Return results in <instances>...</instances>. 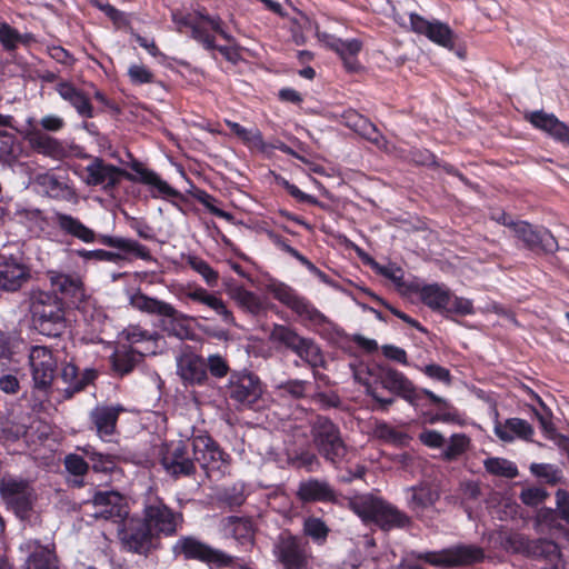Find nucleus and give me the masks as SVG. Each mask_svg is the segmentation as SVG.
<instances>
[{
    "label": "nucleus",
    "instance_id": "f257e3e1",
    "mask_svg": "<svg viewBox=\"0 0 569 569\" xmlns=\"http://www.w3.org/2000/svg\"><path fill=\"white\" fill-rule=\"evenodd\" d=\"M193 458L183 441L166 446L161 457L163 469L173 478L190 477L196 472L197 461L208 477L212 472H222L229 463V455L208 435H194L190 439Z\"/></svg>",
    "mask_w": 569,
    "mask_h": 569
},
{
    "label": "nucleus",
    "instance_id": "f03ea898",
    "mask_svg": "<svg viewBox=\"0 0 569 569\" xmlns=\"http://www.w3.org/2000/svg\"><path fill=\"white\" fill-rule=\"evenodd\" d=\"M171 19L178 32L188 34L206 50H217L233 63L240 59L236 49L216 44V33L228 42L233 41V37L227 32L223 20L218 14L210 16L204 7L191 12L174 11Z\"/></svg>",
    "mask_w": 569,
    "mask_h": 569
},
{
    "label": "nucleus",
    "instance_id": "7ed1b4c3",
    "mask_svg": "<svg viewBox=\"0 0 569 569\" xmlns=\"http://www.w3.org/2000/svg\"><path fill=\"white\" fill-rule=\"evenodd\" d=\"M54 222L64 234L77 238L82 242L91 243L98 239L104 246L119 249L120 251L131 252L137 258L147 261L152 259L149 249L140 242L122 237H112L108 234L97 236L92 229L71 214L56 212Z\"/></svg>",
    "mask_w": 569,
    "mask_h": 569
},
{
    "label": "nucleus",
    "instance_id": "20e7f679",
    "mask_svg": "<svg viewBox=\"0 0 569 569\" xmlns=\"http://www.w3.org/2000/svg\"><path fill=\"white\" fill-rule=\"evenodd\" d=\"M30 313L34 326L47 336H59L64 327L62 301L53 293L33 290L30 292Z\"/></svg>",
    "mask_w": 569,
    "mask_h": 569
},
{
    "label": "nucleus",
    "instance_id": "39448f33",
    "mask_svg": "<svg viewBox=\"0 0 569 569\" xmlns=\"http://www.w3.org/2000/svg\"><path fill=\"white\" fill-rule=\"evenodd\" d=\"M272 556L280 569H312L315 559L310 543L288 530L274 539Z\"/></svg>",
    "mask_w": 569,
    "mask_h": 569
},
{
    "label": "nucleus",
    "instance_id": "423d86ee",
    "mask_svg": "<svg viewBox=\"0 0 569 569\" xmlns=\"http://www.w3.org/2000/svg\"><path fill=\"white\" fill-rule=\"evenodd\" d=\"M269 340L277 347H283L311 368L325 366V358L319 346L310 338L300 336L293 328L284 325H274L270 331Z\"/></svg>",
    "mask_w": 569,
    "mask_h": 569
},
{
    "label": "nucleus",
    "instance_id": "0eeeda50",
    "mask_svg": "<svg viewBox=\"0 0 569 569\" xmlns=\"http://www.w3.org/2000/svg\"><path fill=\"white\" fill-rule=\"evenodd\" d=\"M311 437L319 455L328 462L338 465L347 456V446L339 427L329 418L318 416L311 423Z\"/></svg>",
    "mask_w": 569,
    "mask_h": 569
},
{
    "label": "nucleus",
    "instance_id": "6e6552de",
    "mask_svg": "<svg viewBox=\"0 0 569 569\" xmlns=\"http://www.w3.org/2000/svg\"><path fill=\"white\" fill-rule=\"evenodd\" d=\"M142 515L141 519L148 523L156 537L160 533L173 536L183 522L180 512L170 509L161 498L152 492L144 498Z\"/></svg>",
    "mask_w": 569,
    "mask_h": 569
},
{
    "label": "nucleus",
    "instance_id": "1a4fd4ad",
    "mask_svg": "<svg viewBox=\"0 0 569 569\" xmlns=\"http://www.w3.org/2000/svg\"><path fill=\"white\" fill-rule=\"evenodd\" d=\"M172 553L184 560H197L217 567H231L234 560V557L212 548L194 536L180 537L172 546Z\"/></svg>",
    "mask_w": 569,
    "mask_h": 569
},
{
    "label": "nucleus",
    "instance_id": "9d476101",
    "mask_svg": "<svg viewBox=\"0 0 569 569\" xmlns=\"http://www.w3.org/2000/svg\"><path fill=\"white\" fill-rule=\"evenodd\" d=\"M378 379L385 389L402 398L413 407L419 406L423 396H427L436 405L445 403V400L432 391L418 389L408 377L395 368H380Z\"/></svg>",
    "mask_w": 569,
    "mask_h": 569
},
{
    "label": "nucleus",
    "instance_id": "9b49d317",
    "mask_svg": "<svg viewBox=\"0 0 569 569\" xmlns=\"http://www.w3.org/2000/svg\"><path fill=\"white\" fill-rule=\"evenodd\" d=\"M0 493L19 519L22 521L31 519L36 495L28 481L3 477L0 481Z\"/></svg>",
    "mask_w": 569,
    "mask_h": 569
},
{
    "label": "nucleus",
    "instance_id": "f8f14e48",
    "mask_svg": "<svg viewBox=\"0 0 569 569\" xmlns=\"http://www.w3.org/2000/svg\"><path fill=\"white\" fill-rule=\"evenodd\" d=\"M418 558L437 567L470 566L481 562L485 551L475 545H457L441 551L421 553Z\"/></svg>",
    "mask_w": 569,
    "mask_h": 569
},
{
    "label": "nucleus",
    "instance_id": "ddd939ff",
    "mask_svg": "<svg viewBox=\"0 0 569 569\" xmlns=\"http://www.w3.org/2000/svg\"><path fill=\"white\" fill-rule=\"evenodd\" d=\"M30 184L38 193L48 198L72 204L79 202L78 193L70 184L68 177L56 174L51 170L30 176Z\"/></svg>",
    "mask_w": 569,
    "mask_h": 569
},
{
    "label": "nucleus",
    "instance_id": "4468645a",
    "mask_svg": "<svg viewBox=\"0 0 569 569\" xmlns=\"http://www.w3.org/2000/svg\"><path fill=\"white\" fill-rule=\"evenodd\" d=\"M118 536L126 550L139 555H147L153 548L157 538L156 533L141 518L124 520Z\"/></svg>",
    "mask_w": 569,
    "mask_h": 569
},
{
    "label": "nucleus",
    "instance_id": "2eb2a0df",
    "mask_svg": "<svg viewBox=\"0 0 569 569\" xmlns=\"http://www.w3.org/2000/svg\"><path fill=\"white\" fill-rule=\"evenodd\" d=\"M409 30L419 34L425 36L431 42L452 50L456 46L457 36L449 24L432 20L429 21L425 17L417 12L409 13Z\"/></svg>",
    "mask_w": 569,
    "mask_h": 569
},
{
    "label": "nucleus",
    "instance_id": "dca6fc26",
    "mask_svg": "<svg viewBox=\"0 0 569 569\" xmlns=\"http://www.w3.org/2000/svg\"><path fill=\"white\" fill-rule=\"evenodd\" d=\"M229 398L242 407H251L263 390L260 379L251 372L232 373L227 386Z\"/></svg>",
    "mask_w": 569,
    "mask_h": 569
},
{
    "label": "nucleus",
    "instance_id": "f3484780",
    "mask_svg": "<svg viewBox=\"0 0 569 569\" xmlns=\"http://www.w3.org/2000/svg\"><path fill=\"white\" fill-rule=\"evenodd\" d=\"M316 34L320 42H322L328 49H330L331 51L336 52L339 56L345 69L348 72L355 73L360 71L361 63L358 59V56L363 47L361 40H343L333 34L319 30H317Z\"/></svg>",
    "mask_w": 569,
    "mask_h": 569
},
{
    "label": "nucleus",
    "instance_id": "a211bd4d",
    "mask_svg": "<svg viewBox=\"0 0 569 569\" xmlns=\"http://www.w3.org/2000/svg\"><path fill=\"white\" fill-rule=\"evenodd\" d=\"M129 301L134 309L143 313L158 317L163 325L168 321V325L173 327L176 323L179 325L180 322L189 319L188 316L178 311L172 305L163 300L149 297L141 291L133 293Z\"/></svg>",
    "mask_w": 569,
    "mask_h": 569
},
{
    "label": "nucleus",
    "instance_id": "6ab92c4d",
    "mask_svg": "<svg viewBox=\"0 0 569 569\" xmlns=\"http://www.w3.org/2000/svg\"><path fill=\"white\" fill-rule=\"evenodd\" d=\"M88 173L87 183L90 186H102L104 190L116 188L122 178L136 181L133 174L113 164L104 162L100 158H96L86 168Z\"/></svg>",
    "mask_w": 569,
    "mask_h": 569
},
{
    "label": "nucleus",
    "instance_id": "aec40b11",
    "mask_svg": "<svg viewBox=\"0 0 569 569\" xmlns=\"http://www.w3.org/2000/svg\"><path fill=\"white\" fill-rule=\"evenodd\" d=\"M29 361L34 387L42 390L49 388L53 381L57 367L51 350L43 346H34L31 348Z\"/></svg>",
    "mask_w": 569,
    "mask_h": 569
},
{
    "label": "nucleus",
    "instance_id": "412c9836",
    "mask_svg": "<svg viewBox=\"0 0 569 569\" xmlns=\"http://www.w3.org/2000/svg\"><path fill=\"white\" fill-rule=\"evenodd\" d=\"M29 267L13 256H0V290L14 292L30 279Z\"/></svg>",
    "mask_w": 569,
    "mask_h": 569
},
{
    "label": "nucleus",
    "instance_id": "4be33fe9",
    "mask_svg": "<svg viewBox=\"0 0 569 569\" xmlns=\"http://www.w3.org/2000/svg\"><path fill=\"white\" fill-rule=\"evenodd\" d=\"M511 231L528 249H539L545 252H555L558 249L556 238L547 229L535 228L526 221H517Z\"/></svg>",
    "mask_w": 569,
    "mask_h": 569
},
{
    "label": "nucleus",
    "instance_id": "5701e85b",
    "mask_svg": "<svg viewBox=\"0 0 569 569\" xmlns=\"http://www.w3.org/2000/svg\"><path fill=\"white\" fill-rule=\"evenodd\" d=\"M20 550L28 553L22 569H59L53 545L43 546L37 539H29Z\"/></svg>",
    "mask_w": 569,
    "mask_h": 569
},
{
    "label": "nucleus",
    "instance_id": "b1692460",
    "mask_svg": "<svg viewBox=\"0 0 569 569\" xmlns=\"http://www.w3.org/2000/svg\"><path fill=\"white\" fill-rule=\"evenodd\" d=\"M92 502L97 509L93 513L96 518L117 522L127 515L123 498L114 490L97 491L93 495Z\"/></svg>",
    "mask_w": 569,
    "mask_h": 569
},
{
    "label": "nucleus",
    "instance_id": "393cba45",
    "mask_svg": "<svg viewBox=\"0 0 569 569\" xmlns=\"http://www.w3.org/2000/svg\"><path fill=\"white\" fill-rule=\"evenodd\" d=\"M525 118L537 129H540L558 142L569 147V127L559 121L552 113L539 109L525 114Z\"/></svg>",
    "mask_w": 569,
    "mask_h": 569
},
{
    "label": "nucleus",
    "instance_id": "a878e982",
    "mask_svg": "<svg viewBox=\"0 0 569 569\" xmlns=\"http://www.w3.org/2000/svg\"><path fill=\"white\" fill-rule=\"evenodd\" d=\"M297 497L303 503L337 501V492L329 481L318 478L301 481L297 489Z\"/></svg>",
    "mask_w": 569,
    "mask_h": 569
},
{
    "label": "nucleus",
    "instance_id": "bb28decb",
    "mask_svg": "<svg viewBox=\"0 0 569 569\" xmlns=\"http://www.w3.org/2000/svg\"><path fill=\"white\" fill-rule=\"evenodd\" d=\"M340 117L341 122L345 123L346 127L373 142L379 148L387 149V141L379 133L376 126L361 116L357 109H346Z\"/></svg>",
    "mask_w": 569,
    "mask_h": 569
},
{
    "label": "nucleus",
    "instance_id": "cd10ccee",
    "mask_svg": "<svg viewBox=\"0 0 569 569\" xmlns=\"http://www.w3.org/2000/svg\"><path fill=\"white\" fill-rule=\"evenodd\" d=\"M60 377L67 385L64 389L66 397L71 398L74 393L91 385L97 379L98 371L93 368H86L80 371L76 365L69 362L62 367Z\"/></svg>",
    "mask_w": 569,
    "mask_h": 569
},
{
    "label": "nucleus",
    "instance_id": "c85d7f7f",
    "mask_svg": "<svg viewBox=\"0 0 569 569\" xmlns=\"http://www.w3.org/2000/svg\"><path fill=\"white\" fill-rule=\"evenodd\" d=\"M27 141L34 152L53 160H62L68 156V150L62 142L42 131L30 132Z\"/></svg>",
    "mask_w": 569,
    "mask_h": 569
},
{
    "label": "nucleus",
    "instance_id": "c756f323",
    "mask_svg": "<svg viewBox=\"0 0 569 569\" xmlns=\"http://www.w3.org/2000/svg\"><path fill=\"white\" fill-rule=\"evenodd\" d=\"M273 297L284 303L300 316H305L312 321H320L323 316L312 308L305 299L295 293L292 289L284 284H278L272 290Z\"/></svg>",
    "mask_w": 569,
    "mask_h": 569
},
{
    "label": "nucleus",
    "instance_id": "7c9ffc66",
    "mask_svg": "<svg viewBox=\"0 0 569 569\" xmlns=\"http://www.w3.org/2000/svg\"><path fill=\"white\" fill-rule=\"evenodd\" d=\"M122 411L121 406H98L90 412V420L100 439L104 440L107 436L114 433L119 413Z\"/></svg>",
    "mask_w": 569,
    "mask_h": 569
},
{
    "label": "nucleus",
    "instance_id": "2f4dec72",
    "mask_svg": "<svg viewBox=\"0 0 569 569\" xmlns=\"http://www.w3.org/2000/svg\"><path fill=\"white\" fill-rule=\"evenodd\" d=\"M51 286L61 295L81 300L84 297L83 283L80 277L57 271L48 273Z\"/></svg>",
    "mask_w": 569,
    "mask_h": 569
},
{
    "label": "nucleus",
    "instance_id": "473e14b6",
    "mask_svg": "<svg viewBox=\"0 0 569 569\" xmlns=\"http://www.w3.org/2000/svg\"><path fill=\"white\" fill-rule=\"evenodd\" d=\"M415 291L419 293L421 301L433 310L447 309L451 301L449 289L438 283L416 286Z\"/></svg>",
    "mask_w": 569,
    "mask_h": 569
},
{
    "label": "nucleus",
    "instance_id": "72a5a7b5",
    "mask_svg": "<svg viewBox=\"0 0 569 569\" xmlns=\"http://www.w3.org/2000/svg\"><path fill=\"white\" fill-rule=\"evenodd\" d=\"M178 371L183 381L191 385H201L208 378L206 362L198 356H187L181 358L178 363Z\"/></svg>",
    "mask_w": 569,
    "mask_h": 569
},
{
    "label": "nucleus",
    "instance_id": "f704fd0d",
    "mask_svg": "<svg viewBox=\"0 0 569 569\" xmlns=\"http://www.w3.org/2000/svg\"><path fill=\"white\" fill-rule=\"evenodd\" d=\"M373 522L382 530H391L409 526L410 518L405 512L382 500Z\"/></svg>",
    "mask_w": 569,
    "mask_h": 569
},
{
    "label": "nucleus",
    "instance_id": "c9c22d12",
    "mask_svg": "<svg viewBox=\"0 0 569 569\" xmlns=\"http://www.w3.org/2000/svg\"><path fill=\"white\" fill-rule=\"evenodd\" d=\"M223 529L227 535L232 536L242 546L253 543L254 530L251 520L248 518L227 517L223 519Z\"/></svg>",
    "mask_w": 569,
    "mask_h": 569
},
{
    "label": "nucleus",
    "instance_id": "e433bc0d",
    "mask_svg": "<svg viewBox=\"0 0 569 569\" xmlns=\"http://www.w3.org/2000/svg\"><path fill=\"white\" fill-rule=\"evenodd\" d=\"M408 492H410L408 506L412 511L417 512L432 507L440 498L439 490L428 483L411 487L408 489Z\"/></svg>",
    "mask_w": 569,
    "mask_h": 569
},
{
    "label": "nucleus",
    "instance_id": "4c0bfd02",
    "mask_svg": "<svg viewBox=\"0 0 569 569\" xmlns=\"http://www.w3.org/2000/svg\"><path fill=\"white\" fill-rule=\"evenodd\" d=\"M134 171L139 174V181L153 188V197L173 198L178 197L179 192L162 180L154 171L133 167Z\"/></svg>",
    "mask_w": 569,
    "mask_h": 569
},
{
    "label": "nucleus",
    "instance_id": "58836bf2",
    "mask_svg": "<svg viewBox=\"0 0 569 569\" xmlns=\"http://www.w3.org/2000/svg\"><path fill=\"white\" fill-rule=\"evenodd\" d=\"M382 500L370 495L356 496L349 500V508L363 521H373Z\"/></svg>",
    "mask_w": 569,
    "mask_h": 569
},
{
    "label": "nucleus",
    "instance_id": "ea45409f",
    "mask_svg": "<svg viewBox=\"0 0 569 569\" xmlns=\"http://www.w3.org/2000/svg\"><path fill=\"white\" fill-rule=\"evenodd\" d=\"M17 217L36 236H40L49 226L47 217L37 208L18 210Z\"/></svg>",
    "mask_w": 569,
    "mask_h": 569
},
{
    "label": "nucleus",
    "instance_id": "a19ab883",
    "mask_svg": "<svg viewBox=\"0 0 569 569\" xmlns=\"http://www.w3.org/2000/svg\"><path fill=\"white\" fill-rule=\"evenodd\" d=\"M142 355L134 350H117L111 357L113 371L119 376H124L133 370L141 360Z\"/></svg>",
    "mask_w": 569,
    "mask_h": 569
},
{
    "label": "nucleus",
    "instance_id": "79ce46f5",
    "mask_svg": "<svg viewBox=\"0 0 569 569\" xmlns=\"http://www.w3.org/2000/svg\"><path fill=\"white\" fill-rule=\"evenodd\" d=\"M230 296L241 309L250 315L256 316L262 310L259 297L243 287H233L230 290Z\"/></svg>",
    "mask_w": 569,
    "mask_h": 569
},
{
    "label": "nucleus",
    "instance_id": "37998d69",
    "mask_svg": "<svg viewBox=\"0 0 569 569\" xmlns=\"http://www.w3.org/2000/svg\"><path fill=\"white\" fill-rule=\"evenodd\" d=\"M56 90L72 107H92L90 98L71 82L60 81Z\"/></svg>",
    "mask_w": 569,
    "mask_h": 569
},
{
    "label": "nucleus",
    "instance_id": "c03bdc74",
    "mask_svg": "<svg viewBox=\"0 0 569 569\" xmlns=\"http://www.w3.org/2000/svg\"><path fill=\"white\" fill-rule=\"evenodd\" d=\"M302 532L317 545H323L327 541L330 529L326 522L317 517H308L302 525Z\"/></svg>",
    "mask_w": 569,
    "mask_h": 569
},
{
    "label": "nucleus",
    "instance_id": "a18cd8bd",
    "mask_svg": "<svg viewBox=\"0 0 569 569\" xmlns=\"http://www.w3.org/2000/svg\"><path fill=\"white\" fill-rule=\"evenodd\" d=\"M63 466L67 472L74 477L72 480L73 485L77 487H82L84 485L83 477L89 470V463L84 460V458L77 453H69L63 459Z\"/></svg>",
    "mask_w": 569,
    "mask_h": 569
},
{
    "label": "nucleus",
    "instance_id": "49530a36",
    "mask_svg": "<svg viewBox=\"0 0 569 569\" xmlns=\"http://www.w3.org/2000/svg\"><path fill=\"white\" fill-rule=\"evenodd\" d=\"M86 457L92 462L94 472H109L116 467V456L98 452L93 447L87 445L81 449Z\"/></svg>",
    "mask_w": 569,
    "mask_h": 569
},
{
    "label": "nucleus",
    "instance_id": "de8ad7c7",
    "mask_svg": "<svg viewBox=\"0 0 569 569\" xmlns=\"http://www.w3.org/2000/svg\"><path fill=\"white\" fill-rule=\"evenodd\" d=\"M226 123L231 131L248 146L254 148L263 147L262 134L257 127L252 126L250 128H244L238 122L231 120H226Z\"/></svg>",
    "mask_w": 569,
    "mask_h": 569
},
{
    "label": "nucleus",
    "instance_id": "09e8293b",
    "mask_svg": "<svg viewBox=\"0 0 569 569\" xmlns=\"http://www.w3.org/2000/svg\"><path fill=\"white\" fill-rule=\"evenodd\" d=\"M528 551L539 558L555 562L560 558V550L557 543L547 539H538L528 545Z\"/></svg>",
    "mask_w": 569,
    "mask_h": 569
},
{
    "label": "nucleus",
    "instance_id": "8fccbe9b",
    "mask_svg": "<svg viewBox=\"0 0 569 569\" xmlns=\"http://www.w3.org/2000/svg\"><path fill=\"white\" fill-rule=\"evenodd\" d=\"M486 470L493 475L505 478H516L518 469L515 463L503 458H488L485 460Z\"/></svg>",
    "mask_w": 569,
    "mask_h": 569
},
{
    "label": "nucleus",
    "instance_id": "3c124183",
    "mask_svg": "<svg viewBox=\"0 0 569 569\" xmlns=\"http://www.w3.org/2000/svg\"><path fill=\"white\" fill-rule=\"evenodd\" d=\"M122 252L123 253L112 252V251H107V250H102V249H97V250L81 249V250L76 251L77 256L82 258L86 261L94 260V261H107V262H112V263H119L120 261L127 259L126 254L128 252H124V251H122ZM129 253L132 254L131 252H129Z\"/></svg>",
    "mask_w": 569,
    "mask_h": 569
},
{
    "label": "nucleus",
    "instance_id": "603ef678",
    "mask_svg": "<svg viewBox=\"0 0 569 569\" xmlns=\"http://www.w3.org/2000/svg\"><path fill=\"white\" fill-rule=\"evenodd\" d=\"M187 262L192 270L204 279L208 286H217L219 279L218 272L213 270L207 261L196 256H189Z\"/></svg>",
    "mask_w": 569,
    "mask_h": 569
},
{
    "label": "nucleus",
    "instance_id": "864d4df0",
    "mask_svg": "<svg viewBox=\"0 0 569 569\" xmlns=\"http://www.w3.org/2000/svg\"><path fill=\"white\" fill-rule=\"evenodd\" d=\"M19 31L8 22H0V43L3 50L12 53L18 49Z\"/></svg>",
    "mask_w": 569,
    "mask_h": 569
},
{
    "label": "nucleus",
    "instance_id": "5fc2aeb1",
    "mask_svg": "<svg viewBox=\"0 0 569 569\" xmlns=\"http://www.w3.org/2000/svg\"><path fill=\"white\" fill-rule=\"evenodd\" d=\"M469 445V439L461 433L452 435L449 445L443 451V457L447 460H452L463 453Z\"/></svg>",
    "mask_w": 569,
    "mask_h": 569
},
{
    "label": "nucleus",
    "instance_id": "6e6d98bb",
    "mask_svg": "<svg viewBox=\"0 0 569 569\" xmlns=\"http://www.w3.org/2000/svg\"><path fill=\"white\" fill-rule=\"evenodd\" d=\"M128 76L133 84L152 83L154 81V74L142 64L130 66Z\"/></svg>",
    "mask_w": 569,
    "mask_h": 569
},
{
    "label": "nucleus",
    "instance_id": "4d7b16f0",
    "mask_svg": "<svg viewBox=\"0 0 569 569\" xmlns=\"http://www.w3.org/2000/svg\"><path fill=\"white\" fill-rule=\"evenodd\" d=\"M531 471L536 476L543 478L548 483L555 485L560 481V471L551 465L547 463H533Z\"/></svg>",
    "mask_w": 569,
    "mask_h": 569
},
{
    "label": "nucleus",
    "instance_id": "13d9d810",
    "mask_svg": "<svg viewBox=\"0 0 569 569\" xmlns=\"http://www.w3.org/2000/svg\"><path fill=\"white\" fill-rule=\"evenodd\" d=\"M507 427L509 428V431L513 432V438L519 437L525 440H529L533 435L532 427L530 426V423H528L523 419H519V418L507 419Z\"/></svg>",
    "mask_w": 569,
    "mask_h": 569
},
{
    "label": "nucleus",
    "instance_id": "bf43d9fd",
    "mask_svg": "<svg viewBox=\"0 0 569 569\" xmlns=\"http://www.w3.org/2000/svg\"><path fill=\"white\" fill-rule=\"evenodd\" d=\"M293 463L299 468H305L309 472H313L319 470L320 468V461L316 453L305 450L298 453L293 458Z\"/></svg>",
    "mask_w": 569,
    "mask_h": 569
},
{
    "label": "nucleus",
    "instance_id": "052dcab7",
    "mask_svg": "<svg viewBox=\"0 0 569 569\" xmlns=\"http://www.w3.org/2000/svg\"><path fill=\"white\" fill-rule=\"evenodd\" d=\"M375 435L379 439H383L392 443H401L406 439L405 433L396 430L387 423H379L375 429Z\"/></svg>",
    "mask_w": 569,
    "mask_h": 569
},
{
    "label": "nucleus",
    "instance_id": "680f3d73",
    "mask_svg": "<svg viewBox=\"0 0 569 569\" xmlns=\"http://www.w3.org/2000/svg\"><path fill=\"white\" fill-rule=\"evenodd\" d=\"M204 305L219 315L224 322L230 325L234 322L232 312L227 308L222 299L217 296L211 293L208 300L204 301Z\"/></svg>",
    "mask_w": 569,
    "mask_h": 569
},
{
    "label": "nucleus",
    "instance_id": "e2e57ef3",
    "mask_svg": "<svg viewBox=\"0 0 569 569\" xmlns=\"http://www.w3.org/2000/svg\"><path fill=\"white\" fill-rule=\"evenodd\" d=\"M208 367L210 373L216 378H223L229 371L227 361L219 355H211L208 357L206 368Z\"/></svg>",
    "mask_w": 569,
    "mask_h": 569
},
{
    "label": "nucleus",
    "instance_id": "0e129e2a",
    "mask_svg": "<svg viewBox=\"0 0 569 569\" xmlns=\"http://www.w3.org/2000/svg\"><path fill=\"white\" fill-rule=\"evenodd\" d=\"M547 498V492L538 487L527 488L521 491L520 499L527 506H538Z\"/></svg>",
    "mask_w": 569,
    "mask_h": 569
},
{
    "label": "nucleus",
    "instance_id": "69168bd1",
    "mask_svg": "<svg viewBox=\"0 0 569 569\" xmlns=\"http://www.w3.org/2000/svg\"><path fill=\"white\" fill-rule=\"evenodd\" d=\"M122 336L130 343H137L143 340H154L157 333H151L148 330H143L139 327H129L122 331Z\"/></svg>",
    "mask_w": 569,
    "mask_h": 569
},
{
    "label": "nucleus",
    "instance_id": "338daca9",
    "mask_svg": "<svg viewBox=\"0 0 569 569\" xmlns=\"http://www.w3.org/2000/svg\"><path fill=\"white\" fill-rule=\"evenodd\" d=\"M313 400L322 409L338 408L341 405L340 397L336 392H318L313 396Z\"/></svg>",
    "mask_w": 569,
    "mask_h": 569
},
{
    "label": "nucleus",
    "instance_id": "774afa93",
    "mask_svg": "<svg viewBox=\"0 0 569 569\" xmlns=\"http://www.w3.org/2000/svg\"><path fill=\"white\" fill-rule=\"evenodd\" d=\"M419 440L427 447L441 448L445 445L443 436L436 430H425L419 435Z\"/></svg>",
    "mask_w": 569,
    "mask_h": 569
}]
</instances>
